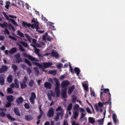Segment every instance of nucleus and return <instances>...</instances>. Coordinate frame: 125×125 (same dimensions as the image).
<instances>
[{"instance_id": "nucleus-38", "label": "nucleus", "mask_w": 125, "mask_h": 125, "mask_svg": "<svg viewBox=\"0 0 125 125\" xmlns=\"http://www.w3.org/2000/svg\"><path fill=\"white\" fill-rule=\"evenodd\" d=\"M21 87L22 89H23L25 88L27 86V85L21 82L20 84Z\"/></svg>"}, {"instance_id": "nucleus-62", "label": "nucleus", "mask_w": 125, "mask_h": 125, "mask_svg": "<svg viewBox=\"0 0 125 125\" xmlns=\"http://www.w3.org/2000/svg\"><path fill=\"white\" fill-rule=\"evenodd\" d=\"M113 120H114L117 119V117L116 115L114 114H113L112 116Z\"/></svg>"}, {"instance_id": "nucleus-43", "label": "nucleus", "mask_w": 125, "mask_h": 125, "mask_svg": "<svg viewBox=\"0 0 125 125\" xmlns=\"http://www.w3.org/2000/svg\"><path fill=\"white\" fill-rule=\"evenodd\" d=\"M72 103H70L68 105L67 108V111H70L71 110L72 108Z\"/></svg>"}, {"instance_id": "nucleus-39", "label": "nucleus", "mask_w": 125, "mask_h": 125, "mask_svg": "<svg viewBox=\"0 0 125 125\" xmlns=\"http://www.w3.org/2000/svg\"><path fill=\"white\" fill-rule=\"evenodd\" d=\"M49 73L50 74L55 75L56 74V71L55 70H51L49 71Z\"/></svg>"}, {"instance_id": "nucleus-57", "label": "nucleus", "mask_w": 125, "mask_h": 125, "mask_svg": "<svg viewBox=\"0 0 125 125\" xmlns=\"http://www.w3.org/2000/svg\"><path fill=\"white\" fill-rule=\"evenodd\" d=\"M98 106L100 107L103 106L104 105V103L103 104V103H102L100 102H98Z\"/></svg>"}, {"instance_id": "nucleus-64", "label": "nucleus", "mask_w": 125, "mask_h": 125, "mask_svg": "<svg viewBox=\"0 0 125 125\" xmlns=\"http://www.w3.org/2000/svg\"><path fill=\"white\" fill-rule=\"evenodd\" d=\"M56 111H62L61 110V106H60L59 107H58L56 109Z\"/></svg>"}, {"instance_id": "nucleus-15", "label": "nucleus", "mask_w": 125, "mask_h": 125, "mask_svg": "<svg viewBox=\"0 0 125 125\" xmlns=\"http://www.w3.org/2000/svg\"><path fill=\"white\" fill-rule=\"evenodd\" d=\"M7 99L8 102H11L13 101L14 96L11 95H8L7 97Z\"/></svg>"}, {"instance_id": "nucleus-4", "label": "nucleus", "mask_w": 125, "mask_h": 125, "mask_svg": "<svg viewBox=\"0 0 125 125\" xmlns=\"http://www.w3.org/2000/svg\"><path fill=\"white\" fill-rule=\"evenodd\" d=\"M36 98V95L35 93L33 92L31 94V96L29 98L30 102L32 104H34L35 103L34 100Z\"/></svg>"}, {"instance_id": "nucleus-49", "label": "nucleus", "mask_w": 125, "mask_h": 125, "mask_svg": "<svg viewBox=\"0 0 125 125\" xmlns=\"http://www.w3.org/2000/svg\"><path fill=\"white\" fill-rule=\"evenodd\" d=\"M11 102H9L6 104L5 106L6 107H9L11 106Z\"/></svg>"}, {"instance_id": "nucleus-27", "label": "nucleus", "mask_w": 125, "mask_h": 125, "mask_svg": "<svg viewBox=\"0 0 125 125\" xmlns=\"http://www.w3.org/2000/svg\"><path fill=\"white\" fill-rule=\"evenodd\" d=\"M17 34L21 38H23L24 37V34L19 30L18 31H17Z\"/></svg>"}, {"instance_id": "nucleus-61", "label": "nucleus", "mask_w": 125, "mask_h": 125, "mask_svg": "<svg viewBox=\"0 0 125 125\" xmlns=\"http://www.w3.org/2000/svg\"><path fill=\"white\" fill-rule=\"evenodd\" d=\"M86 114H86H85L84 113H82L81 114V116L80 117V119H81L83 118V117H84L85 116Z\"/></svg>"}, {"instance_id": "nucleus-17", "label": "nucleus", "mask_w": 125, "mask_h": 125, "mask_svg": "<svg viewBox=\"0 0 125 125\" xmlns=\"http://www.w3.org/2000/svg\"><path fill=\"white\" fill-rule=\"evenodd\" d=\"M13 80V76L11 74H10L7 78V81L9 83H11L12 81Z\"/></svg>"}, {"instance_id": "nucleus-7", "label": "nucleus", "mask_w": 125, "mask_h": 125, "mask_svg": "<svg viewBox=\"0 0 125 125\" xmlns=\"http://www.w3.org/2000/svg\"><path fill=\"white\" fill-rule=\"evenodd\" d=\"M8 69V67L5 65H2L0 68V73H3L7 71Z\"/></svg>"}, {"instance_id": "nucleus-52", "label": "nucleus", "mask_w": 125, "mask_h": 125, "mask_svg": "<svg viewBox=\"0 0 125 125\" xmlns=\"http://www.w3.org/2000/svg\"><path fill=\"white\" fill-rule=\"evenodd\" d=\"M86 110L87 112L91 114L92 113V112L91 110L89 108H86Z\"/></svg>"}, {"instance_id": "nucleus-30", "label": "nucleus", "mask_w": 125, "mask_h": 125, "mask_svg": "<svg viewBox=\"0 0 125 125\" xmlns=\"http://www.w3.org/2000/svg\"><path fill=\"white\" fill-rule=\"evenodd\" d=\"M34 69L35 71V74L37 75H38L39 73V71L38 68L37 67H34Z\"/></svg>"}, {"instance_id": "nucleus-42", "label": "nucleus", "mask_w": 125, "mask_h": 125, "mask_svg": "<svg viewBox=\"0 0 125 125\" xmlns=\"http://www.w3.org/2000/svg\"><path fill=\"white\" fill-rule=\"evenodd\" d=\"M104 118L97 120V121L99 123L100 125H102L104 120Z\"/></svg>"}, {"instance_id": "nucleus-34", "label": "nucleus", "mask_w": 125, "mask_h": 125, "mask_svg": "<svg viewBox=\"0 0 125 125\" xmlns=\"http://www.w3.org/2000/svg\"><path fill=\"white\" fill-rule=\"evenodd\" d=\"M83 86L84 88V89L86 91H88V87L86 84L85 83H84L83 84Z\"/></svg>"}, {"instance_id": "nucleus-58", "label": "nucleus", "mask_w": 125, "mask_h": 125, "mask_svg": "<svg viewBox=\"0 0 125 125\" xmlns=\"http://www.w3.org/2000/svg\"><path fill=\"white\" fill-rule=\"evenodd\" d=\"M0 25L1 26L2 28H4V27H7V26L5 23H4L3 24L0 23Z\"/></svg>"}, {"instance_id": "nucleus-18", "label": "nucleus", "mask_w": 125, "mask_h": 125, "mask_svg": "<svg viewBox=\"0 0 125 125\" xmlns=\"http://www.w3.org/2000/svg\"><path fill=\"white\" fill-rule=\"evenodd\" d=\"M13 111L15 114L19 116H20V114L19 112V109L17 107H15L13 109Z\"/></svg>"}, {"instance_id": "nucleus-44", "label": "nucleus", "mask_w": 125, "mask_h": 125, "mask_svg": "<svg viewBox=\"0 0 125 125\" xmlns=\"http://www.w3.org/2000/svg\"><path fill=\"white\" fill-rule=\"evenodd\" d=\"M17 44L19 46L20 48V51H25V50L22 47L20 44L18 43H17Z\"/></svg>"}, {"instance_id": "nucleus-6", "label": "nucleus", "mask_w": 125, "mask_h": 125, "mask_svg": "<svg viewBox=\"0 0 125 125\" xmlns=\"http://www.w3.org/2000/svg\"><path fill=\"white\" fill-rule=\"evenodd\" d=\"M70 84V82L67 80H65L63 81L61 83V87L62 89L67 88L66 87Z\"/></svg>"}, {"instance_id": "nucleus-14", "label": "nucleus", "mask_w": 125, "mask_h": 125, "mask_svg": "<svg viewBox=\"0 0 125 125\" xmlns=\"http://www.w3.org/2000/svg\"><path fill=\"white\" fill-rule=\"evenodd\" d=\"M75 86L74 85H73L69 88L68 90V93L69 94H71L75 89Z\"/></svg>"}, {"instance_id": "nucleus-53", "label": "nucleus", "mask_w": 125, "mask_h": 125, "mask_svg": "<svg viewBox=\"0 0 125 125\" xmlns=\"http://www.w3.org/2000/svg\"><path fill=\"white\" fill-rule=\"evenodd\" d=\"M40 50L37 48H36L34 52L36 54L39 52Z\"/></svg>"}, {"instance_id": "nucleus-10", "label": "nucleus", "mask_w": 125, "mask_h": 125, "mask_svg": "<svg viewBox=\"0 0 125 125\" xmlns=\"http://www.w3.org/2000/svg\"><path fill=\"white\" fill-rule=\"evenodd\" d=\"M16 59V62L17 63H19L21 62L22 60V59L21 58L20 55L19 53H17L15 55Z\"/></svg>"}, {"instance_id": "nucleus-25", "label": "nucleus", "mask_w": 125, "mask_h": 125, "mask_svg": "<svg viewBox=\"0 0 125 125\" xmlns=\"http://www.w3.org/2000/svg\"><path fill=\"white\" fill-rule=\"evenodd\" d=\"M88 120L89 122L92 124H93L95 122V120L92 117H89Z\"/></svg>"}, {"instance_id": "nucleus-13", "label": "nucleus", "mask_w": 125, "mask_h": 125, "mask_svg": "<svg viewBox=\"0 0 125 125\" xmlns=\"http://www.w3.org/2000/svg\"><path fill=\"white\" fill-rule=\"evenodd\" d=\"M23 101V99L21 97H18L16 100V102L17 104L20 105Z\"/></svg>"}, {"instance_id": "nucleus-8", "label": "nucleus", "mask_w": 125, "mask_h": 125, "mask_svg": "<svg viewBox=\"0 0 125 125\" xmlns=\"http://www.w3.org/2000/svg\"><path fill=\"white\" fill-rule=\"evenodd\" d=\"M67 88L65 89H62L61 96L63 98H66L67 97Z\"/></svg>"}, {"instance_id": "nucleus-21", "label": "nucleus", "mask_w": 125, "mask_h": 125, "mask_svg": "<svg viewBox=\"0 0 125 125\" xmlns=\"http://www.w3.org/2000/svg\"><path fill=\"white\" fill-rule=\"evenodd\" d=\"M28 58L30 60H31V61L38 62V60L36 59L34 57L30 55H28Z\"/></svg>"}, {"instance_id": "nucleus-5", "label": "nucleus", "mask_w": 125, "mask_h": 125, "mask_svg": "<svg viewBox=\"0 0 125 125\" xmlns=\"http://www.w3.org/2000/svg\"><path fill=\"white\" fill-rule=\"evenodd\" d=\"M54 109L52 108H51L48 111L47 114V116L49 117H51L54 116Z\"/></svg>"}, {"instance_id": "nucleus-47", "label": "nucleus", "mask_w": 125, "mask_h": 125, "mask_svg": "<svg viewBox=\"0 0 125 125\" xmlns=\"http://www.w3.org/2000/svg\"><path fill=\"white\" fill-rule=\"evenodd\" d=\"M79 107V105L77 104H76L74 106V110H77Z\"/></svg>"}, {"instance_id": "nucleus-29", "label": "nucleus", "mask_w": 125, "mask_h": 125, "mask_svg": "<svg viewBox=\"0 0 125 125\" xmlns=\"http://www.w3.org/2000/svg\"><path fill=\"white\" fill-rule=\"evenodd\" d=\"M72 102L73 103H74L76 102V100L77 99V96L74 95H73L72 96Z\"/></svg>"}, {"instance_id": "nucleus-35", "label": "nucleus", "mask_w": 125, "mask_h": 125, "mask_svg": "<svg viewBox=\"0 0 125 125\" xmlns=\"http://www.w3.org/2000/svg\"><path fill=\"white\" fill-rule=\"evenodd\" d=\"M10 2L9 1H7L6 3V5L5 7V8L7 9H8L10 6Z\"/></svg>"}, {"instance_id": "nucleus-11", "label": "nucleus", "mask_w": 125, "mask_h": 125, "mask_svg": "<svg viewBox=\"0 0 125 125\" xmlns=\"http://www.w3.org/2000/svg\"><path fill=\"white\" fill-rule=\"evenodd\" d=\"M44 87L47 89H51L52 88V84L49 82H45L44 83Z\"/></svg>"}, {"instance_id": "nucleus-3", "label": "nucleus", "mask_w": 125, "mask_h": 125, "mask_svg": "<svg viewBox=\"0 0 125 125\" xmlns=\"http://www.w3.org/2000/svg\"><path fill=\"white\" fill-rule=\"evenodd\" d=\"M104 90V92H101L100 95V96L101 97L102 95H103V93H106L108 94L109 98V100H108L107 102L104 103V105H106V104L107 103H109L110 105H111V94L110 93L109 90L108 88L105 89Z\"/></svg>"}, {"instance_id": "nucleus-36", "label": "nucleus", "mask_w": 125, "mask_h": 125, "mask_svg": "<svg viewBox=\"0 0 125 125\" xmlns=\"http://www.w3.org/2000/svg\"><path fill=\"white\" fill-rule=\"evenodd\" d=\"M20 43L23 46L25 47H27L28 46V44L27 43L23 41L20 42Z\"/></svg>"}, {"instance_id": "nucleus-60", "label": "nucleus", "mask_w": 125, "mask_h": 125, "mask_svg": "<svg viewBox=\"0 0 125 125\" xmlns=\"http://www.w3.org/2000/svg\"><path fill=\"white\" fill-rule=\"evenodd\" d=\"M4 15L5 17V18L8 20L9 21L10 20V19L9 18V17L6 14L4 13Z\"/></svg>"}, {"instance_id": "nucleus-19", "label": "nucleus", "mask_w": 125, "mask_h": 125, "mask_svg": "<svg viewBox=\"0 0 125 125\" xmlns=\"http://www.w3.org/2000/svg\"><path fill=\"white\" fill-rule=\"evenodd\" d=\"M17 51V48L16 47H13L11 48L9 51L10 54H13L16 52Z\"/></svg>"}, {"instance_id": "nucleus-55", "label": "nucleus", "mask_w": 125, "mask_h": 125, "mask_svg": "<svg viewBox=\"0 0 125 125\" xmlns=\"http://www.w3.org/2000/svg\"><path fill=\"white\" fill-rule=\"evenodd\" d=\"M113 121L115 125H117L119 123V121L117 119L113 120Z\"/></svg>"}, {"instance_id": "nucleus-63", "label": "nucleus", "mask_w": 125, "mask_h": 125, "mask_svg": "<svg viewBox=\"0 0 125 125\" xmlns=\"http://www.w3.org/2000/svg\"><path fill=\"white\" fill-rule=\"evenodd\" d=\"M72 125H79V124L78 123H76L75 121H73L72 124Z\"/></svg>"}, {"instance_id": "nucleus-28", "label": "nucleus", "mask_w": 125, "mask_h": 125, "mask_svg": "<svg viewBox=\"0 0 125 125\" xmlns=\"http://www.w3.org/2000/svg\"><path fill=\"white\" fill-rule=\"evenodd\" d=\"M33 63H34L36 66H38L40 68H42L43 69L44 68V67H43L42 65L39 63L33 62Z\"/></svg>"}, {"instance_id": "nucleus-26", "label": "nucleus", "mask_w": 125, "mask_h": 125, "mask_svg": "<svg viewBox=\"0 0 125 125\" xmlns=\"http://www.w3.org/2000/svg\"><path fill=\"white\" fill-rule=\"evenodd\" d=\"M22 25L23 26H24V27H30L31 25V24L30 23H28L24 21H23L22 23Z\"/></svg>"}, {"instance_id": "nucleus-46", "label": "nucleus", "mask_w": 125, "mask_h": 125, "mask_svg": "<svg viewBox=\"0 0 125 125\" xmlns=\"http://www.w3.org/2000/svg\"><path fill=\"white\" fill-rule=\"evenodd\" d=\"M48 33L46 32L42 36V39L43 40H46V37L48 35Z\"/></svg>"}, {"instance_id": "nucleus-40", "label": "nucleus", "mask_w": 125, "mask_h": 125, "mask_svg": "<svg viewBox=\"0 0 125 125\" xmlns=\"http://www.w3.org/2000/svg\"><path fill=\"white\" fill-rule=\"evenodd\" d=\"M25 35L27 37L28 41L30 42H31V37L27 34H25Z\"/></svg>"}, {"instance_id": "nucleus-32", "label": "nucleus", "mask_w": 125, "mask_h": 125, "mask_svg": "<svg viewBox=\"0 0 125 125\" xmlns=\"http://www.w3.org/2000/svg\"><path fill=\"white\" fill-rule=\"evenodd\" d=\"M25 62L28 65L30 66H32V65L30 62L27 59H25L24 60Z\"/></svg>"}, {"instance_id": "nucleus-37", "label": "nucleus", "mask_w": 125, "mask_h": 125, "mask_svg": "<svg viewBox=\"0 0 125 125\" xmlns=\"http://www.w3.org/2000/svg\"><path fill=\"white\" fill-rule=\"evenodd\" d=\"M79 114L78 112L77 111H75L74 112V118L75 119H76L77 116H78Z\"/></svg>"}, {"instance_id": "nucleus-45", "label": "nucleus", "mask_w": 125, "mask_h": 125, "mask_svg": "<svg viewBox=\"0 0 125 125\" xmlns=\"http://www.w3.org/2000/svg\"><path fill=\"white\" fill-rule=\"evenodd\" d=\"M10 21H11L12 23L14 25H15L16 26H18V25L14 20L13 19H10Z\"/></svg>"}, {"instance_id": "nucleus-23", "label": "nucleus", "mask_w": 125, "mask_h": 125, "mask_svg": "<svg viewBox=\"0 0 125 125\" xmlns=\"http://www.w3.org/2000/svg\"><path fill=\"white\" fill-rule=\"evenodd\" d=\"M74 71L76 73L77 75L78 76L80 72V70L78 68L76 67L74 68Z\"/></svg>"}, {"instance_id": "nucleus-16", "label": "nucleus", "mask_w": 125, "mask_h": 125, "mask_svg": "<svg viewBox=\"0 0 125 125\" xmlns=\"http://www.w3.org/2000/svg\"><path fill=\"white\" fill-rule=\"evenodd\" d=\"M25 118L26 120L28 121H30L33 119V117L31 115H26Z\"/></svg>"}, {"instance_id": "nucleus-24", "label": "nucleus", "mask_w": 125, "mask_h": 125, "mask_svg": "<svg viewBox=\"0 0 125 125\" xmlns=\"http://www.w3.org/2000/svg\"><path fill=\"white\" fill-rule=\"evenodd\" d=\"M7 118L9 119L12 121H14L16 120L15 118L12 117L9 114H8L6 115Z\"/></svg>"}, {"instance_id": "nucleus-22", "label": "nucleus", "mask_w": 125, "mask_h": 125, "mask_svg": "<svg viewBox=\"0 0 125 125\" xmlns=\"http://www.w3.org/2000/svg\"><path fill=\"white\" fill-rule=\"evenodd\" d=\"M61 114L62 113L60 112H58L56 113V115L55 116V120L57 122L58 121L59 119L60 115H61Z\"/></svg>"}, {"instance_id": "nucleus-48", "label": "nucleus", "mask_w": 125, "mask_h": 125, "mask_svg": "<svg viewBox=\"0 0 125 125\" xmlns=\"http://www.w3.org/2000/svg\"><path fill=\"white\" fill-rule=\"evenodd\" d=\"M24 106L25 108L28 109H29L30 107L28 103H26L25 104H24Z\"/></svg>"}, {"instance_id": "nucleus-31", "label": "nucleus", "mask_w": 125, "mask_h": 125, "mask_svg": "<svg viewBox=\"0 0 125 125\" xmlns=\"http://www.w3.org/2000/svg\"><path fill=\"white\" fill-rule=\"evenodd\" d=\"M12 68L13 69L14 72H16L18 69V68L15 65L12 64Z\"/></svg>"}, {"instance_id": "nucleus-12", "label": "nucleus", "mask_w": 125, "mask_h": 125, "mask_svg": "<svg viewBox=\"0 0 125 125\" xmlns=\"http://www.w3.org/2000/svg\"><path fill=\"white\" fill-rule=\"evenodd\" d=\"M44 68H47L51 66L52 65V63L51 62H44L42 63Z\"/></svg>"}, {"instance_id": "nucleus-50", "label": "nucleus", "mask_w": 125, "mask_h": 125, "mask_svg": "<svg viewBox=\"0 0 125 125\" xmlns=\"http://www.w3.org/2000/svg\"><path fill=\"white\" fill-rule=\"evenodd\" d=\"M94 108L96 111L98 112L99 111V109L97 105L95 104L94 105Z\"/></svg>"}, {"instance_id": "nucleus-51", "label": "nucleus", "mask_w": 125, "mask_h": 125, "mask_svg": "<svg viewBox=\"0 0 125 125\" xmlns=\"http://www.w3.org/2000/svg\"><path fill=\"white\" fill-rule=\"evenodd\" d=\"M9 37L11 39L15 41L17 40V39L15 37H13L11 35H10L9 36Z\"/></svg>"}, {"instance_id": "nucleus-56", "label": "nucleus", "mask_w": 125, "mask_h": 125, "mask_svg": "<svg viewBox=\"0 0 125 125\" xmlns=\"http://www.w3.org/2000/svg\"><path fill=\"white\" fill-rule=\"evenodd\" d=\"M26 69L27 72L29 73H31L32 71L30 68L29 67H27Z\"/></svg>"}, {"instance_id": "nucleus-2", "label": "nucleus", "mask_w": 125, "mask_h": 125, "mask_svg": "<svg viewBox=\"0 0 125 125\" xmlns=\"http://www.w3.org/2000/svg\"><path fill=\"white\" fill-rule=\"evenodd\" d=\"M14 83H12L10 86L11 88H9L7 89V92L10 94H12L13 93V91L12 88L15 87L18 88L19 87V83L18 82V80L17 79H15L14 80Z\"/></svg>"}, {"instance_id": "nucleus-33", "label": "nucleus", "mask_w": 125, "mask_h": 125, "mask_svg": "<svg viewBox=\"0 0 125 125\" xmlns=\"http://www.w3.org/2000/svg\"><path fill=\"white\" fill-rule=\"evenodd\" d=\"M34 83V81L32 79L29 82L28 85L31 87H32L33 86Z\"/></svg>"}, {"instance_id": "nucleus-54", "label": "nucleus", "mask_w": 125, "mask_h": 125, "mask_svg": "<svg viewBox=\"0 0 125 125\" xmlns=\"http://www.w3.org/2000/svg\"><path fill=\"white\" fill-rule=\"evenodd\" d=\"M5 115V113L4 112H1L0 113V116L2 117H4Z\"/></svg>"}, {"instance_id": "nucleus-1", "label": "nucleus", "mask_w": 125, "mask_h": 125, "mask_svg": "<svg viewBox=\"0 0 125 125\" xmlns=\"http://www.w3.org/2000/svg\"><path fill=\"white\" fill-rule=\"evenodd\" d=\"M53 80L55 81V83L56 87L55 89V91L56 93L57 97H58L60 96V93L59 89L60 87V84L58 79L55 77L53 78V79L51 78H50L48 80L49 82L52 83H54Z\"/></svg>"}, {"instance_id": "nucleus-59", "label": "nucleus", "mask_w": 125, "mask_h": 125, "mask_svg": "<svg viewBox=\"0 0 125 125\" xmlns=\"http://www.w3.org/2000/svg\"><path fill=\"white\" fill-rule=\"evenodd\" d=\"M88 104L89 105V106H90L91 107V108H92V110H93V113L94 114H95V112H94V108H93V106H92V105L89 102H88Z\"/></svg>"}, {"instance_id": "nucleus-9", "label": "nucleus", "mask_w": 125, "mask_h": 125, "mask_svg": "<svg viewBox=\"0 0 125 125\" xmlns=\"http://www.w3.org/2000/svg\"><path fill=\"white\" fill-rule=\"evenodd\" d=\"M39 23L38 22H35V23L34 24H31L30 26L31 27L33 28H35L36 30V31H38V30L40 29V27H39Z\"/></svg>"}, {"instance_id": "nucleus-20", "label": "nucleus", "mask_w": 125, "mask_h": 125, "mask_svg": "<svg viewBox=\"0 0 125 125\" xmlns=\"http://www.w3.org/2000/svg\"><path fill=\"white\" fill-rule=\"evenodd\" d=\"M51 54L52 56L55 57L56 58H57L59 57V54L56 52H52Z\"/></svg>"}, {"instance_id": "nucleus-41", "label": "nucleus", "mask_w": 125, "mask_h": 125, "mask_svg": "<svg viewBox=\"0 0 125 125\" xmlns=\"http://www.w3.org/2000/svg\"><path fill=\"white\" fill-rule=\"evenodd\" d=\"M0 84L1 85H3L4 84V80L3 78H2L0 80Z\"/></svg>"}]
</instances>
